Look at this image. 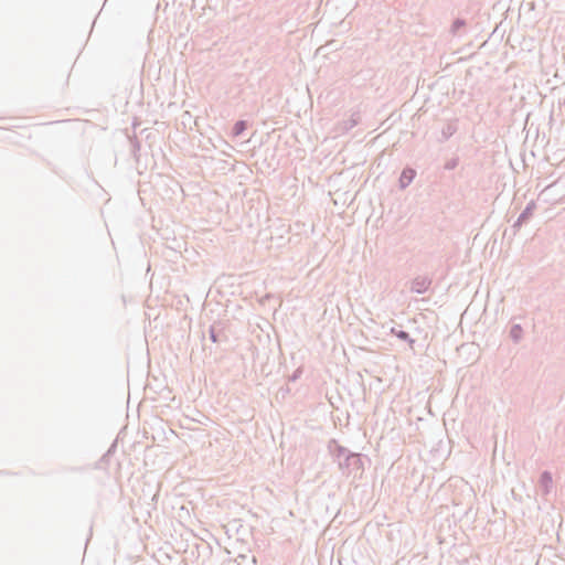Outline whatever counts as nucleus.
<instances>
[{"instance_id": "obj_14", "label": "nucleus", "mask_w": 565, "mask_h": 565, "mask_svg": "<svg viewBox=\"0 0 565 565\" xmlns=\"http://www.w3.org/2000/svg\"><path fill=\"white\" fill-rule=\"evenodd\" d=\"M302 374V369L301 367H298L297 370L294 371V373L289 376V381L290 382H295L297 381Z\"/></svg>"}, {"instance_id": "obj_2", "label": "nucleus", "mask_w": 565, "mask_h": 565, "mask_svg": "<svg viewBox=\"0 0 565 565\" xmlns=\"http://www.w3.org/2000/svg\"><path fill=\"white\" fill-rule=\"evenodd\" d=\"M209 338L213 343H222L228 341V337L225 333V324L223 321H214L209 327Z\"/></svg>"}, {"instance_id": "obj_10", "label": "nucleus", "mask_w": 565, "mask_h": 565, "mask_svg": "<svg viewBox=\"0 0 565 565\" xmlns=\"http://www.w3.org/2000/svg\"><path fill=\"white\" fill-rule=\"evenodd\" d=\"M510 338L514 343H519L523 338V328L521 324H512L510 329Z\"/></svg>"}, {"instance_id": "obj_7", "label": "nucleus", "mask_w": 565, "mask_h": 565, "mask_svg": "<svg viewBox=\"0 0 565 565\" xmlns=\"http://www.w3.org/2000/svg\"><path fill=\"white\" fill-rule=\"evenodd\" d=\"M390 333H391V334H393V335H395L397 339H399V340H402V341L406 342V343L409 345V348H411V349H413V348H414V344H415V342H416V341H415V339H413V338L409 335V333H408V332H406V331H404V330H402V329H399V328H397V327H392V328L390 329Z\"/></svg>"}, {"instance_id": "obj_5", "label": "nucleus", "mask_w": 565, "mask_h": 565, "mask_svg": "<svg viewBox=\"0 0 565 565\" xmlns=\"http://www.w3.org/2000/svg\"><path fill=\"white\" fill-rule=\"evenodd\" d=\"M458 131V119L449 120L441 129L438 142L443 143L447 141Z\"/></svg>"}, {"instance_id": "obj_12", "label": "nucleus", "mask_w": 565, "mask_h": 565, "mask_svg": "<svg viewBox=\"0 0 565 565\" xmlns=\"http://www.w3.org/2000/svg\"><path fill=\"white\" fill-rule=\"evenodd\" d=\"M459 164V157H454L445 162L444 169L445 170H454Z\"/></svg>"}, {"instance_id": "obj_1", "label": "nucleus", "mask_w": 565, "mask_h": 565, "mask_svg": "<svg viewBox=\"0 0 565 565\" xmlns=\"http://www.w3.org/2000/svg\"><path fill=\"white\" fill-rule=\"evenodd\" d=\"M327 449L332 461L337 463L339 471L343 476L362 477L364 471L363 458H366V456L351 451L333 438L328 441Z\"/></svg>"}, {"instance_id": "obj_9", "label": "nucleus", "mask_w": 565, "mask_h": 565, "mask_svg": "<svg viewBox=\"0 0 565 565\" xmlns=\"http://www.w3.org/2000/svg\"><path fill=\"white\" fill-rule=\"evenodd\" d=\"M247 127H248V122L246 120H244V119L237 120L232 128V136L234 138L242 136L244 134V131L247 129Z\"/></svg>"}, {"instance_id": "obj_13", "label": "nucleus", "mask_w": 565, "mask_h": 565, "mask_svg": "<svg viewBox=\"0 0 565 565\" xmlns=\"http://www.w3.org/2000/svg\"><path fill=\"white\" fill-rule=\"evenodd\" d=\"M534 1L533 0H523L521 3L520 10L521 11H532L534 10Z\"/></svg>"}, {"instance_id": "obj_3", "label": "nucleus", "mask_w": 565, "mask_h": 565, "mask_svg": "<svg viewBox=\"0 0 565 565\" xmlns=\"http://www.w3.org/2000/svg\"><path fill=\"white\" fill-rule=\"evenodd\" d=\"M535 209L536 203L534 201H531L526 204L525 209L521 212V214L512 225L514 233H516L522 227L523 224L530 221V218L533 216Z\"/></svg>"}, {"instance_id": "obj_11", "label": "nucleus", "mask_w": 565, "mask_h": 565, "mask_svg": "<svg viewBox=\"0 0 565 565\" xmlns=\"http://www.w3.org/2000/svg\"><path fill=\"white\" fill-rule=\"evenodd\" d=\"M467 22L465 19H461V18H457L454 20L452 24H451V28H450V32L452 35H460V32L461 30L465 29Z\"/></svg>"}, {"instance_id": "obj_4", "label": "nucleus", "mask_w": 565, "mask_h": 565, "mask_svg": "<svg viewBox=\"0 0 565 565\" xmlns=\"http://www.w3.org/2000/svg\"><path fill=\"white\" fill-rule=\"evenodd\" d=\"M431 285V279L426 276H418L413 279L411 291L416 294H424Z\"/></svg>"}, {"instance_id": "obj_15", "label": "nucleus", "mask_w": 565, "mask_h": 565, "mask_svg": "<svg viewBox=\"0 0 565 565\" xmlns=\"http://www.w3.org/2000/svg\"><path fill=\"white\" fill-rule=\"evenodd\" d=\"M131 145H132V151H134V153H136V151H138L140 149V141L135 137V139L131 140Z\"/></svg>"}, {"instance_id": "obj_6", "label": "nucleus", "mask_w": 565, "mask_h": 565, "mask_svg": "<svg viewBox=\"0 0 565 565\" xmlns=\"http://www.w3.org/2000/svg\"><path fill=\"white\" fill-rule=\"evenodd\" d=\"M415 177H416L415 169H413L411 167L404 168L402 170L399 179H398V188L401 190H405L413 182Z\"/></svg>"}, {"instance_id": "obj_8", "label": "nucleus", "mask_w": 565, "mask_h": 565, "mask_svg": "<svg viewBox=\"0 0 565 565\" xmlns=\"http://www.w3.org/2000/svg\"><path fill=\"white\" fill-rule=\"evenodd\" d=\"M540 487L542 488L543 490V493L544 494H548L551 492V489H552V484H553V477H552V473L547 470H544L541 475H540Z\"/></svg>"}]
</instances>
